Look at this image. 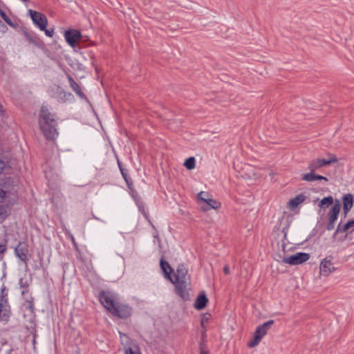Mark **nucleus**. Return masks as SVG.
I'll return each mask as SVG.
<instances>
[{
	"label": "nucleus",
	"instance_id": "obj_1",
	"mask_svg": "<svg viewBox=\"0 0 354 354\" xmlns=\"http://www.w3.org/2000/svg\"><path fill=\"white\" fill-rule=\"evenodd\" d=\"M99 299L103 306L114 316L126 319L131 315V308L127 304L118 301L112 292L101 291L99 294Z\"/></svg>",
	"mask_w": 354,
	"mask_h": 354
},
{
	"label": "nucleus",
	"instance_id": "obj_2",
	"mask_svg": "<svg viewBox=\"0 0 354 354\" xmlns=\"http://www.w3.org/2000/svg\"><path fill=\"white\" fill-rule=\"evenodd\" d=\"M40 129L46 139L55 140L58 132L57 130V122L53 118L46 106H42L39 115Z\"/></svg>",
	"mask_w": 354,
	"mask_h": 354
},
{
	"label": "nucleus",
	"instance_id": "obj_3",
	"mask_svg": "<svg viewBox=\"0 0 354 354\" xmlns=\"http://www.w3.org/2000/svg\"><path fill=\"white\" fill-rule=\"evenodd\" d=\"M273 323V320H269L262 325L258 326L254 333L253 338L248 343V347L253 348L257 346L263 337L267 333L269 327H270Z\"/></svg>",
	"mask_w": 354,
	"mask_h": 354
},
{
	"label": "nucleus",
	"instance_id": "obj_4",
	"mask_svg": "<svg viewBox=\"0 0 354 354\" xmlns=\"http://www.w3.org/2000/svg\"><path fill=\"white\" fill-rule=\"evenodd\" d=\"M310 259V254L305 252H297L295 254L284 257L282 261L291 266L301 264Z\"/></svg>",
	"mask_w": 354,
	"mask_h": 354
},
{
	"label": "nucleus",
	"instance_id": "obj_5",
	"mask_svg": "<svg viewBox=\"0 0 354 354\" xmlns=\"http://www.w3.org/2000/svg\"><path fill=\"white\" fill-rule=\"evenodd\" d=\"M175 285L176 292L180 297L183 300L189 299V286L190 281H174L172 279L171 281Z\"/></svg>",
	"mask_w": 354,
	"mask_h": 354
},
{
	"label": "nucleus",
	"instance_id": "obj_6",
	"mask_svg": "<svg viewBox=\"0 0 354 354\" xmlns=\"http://www.w3.org/2000/svg\"><path fill=\"white\" fill-rule=\"evenodd\" d=\"M337 162V159L336 158L335 156H334L333 154H330V158L328 160L318 158V159L312 160L308 165V169L311 171H315L317 169H318L324 166L329 165L332 163H335Z\"/></svg>",
	"mask_w": 354,
	"mask_h": 354
},
{
	"label": "nucleus",
	"instance_id": "obj_7",
	"mask_svg": "<svg viewBox=\"0 0 354 354\" xmlns=\"http://www.w3.org/2000/svg\"><path fill=\"white\" fill-rule=\"evenodd\" d=\"M28 13L33 23L37 25L40 28V30H45L48 25V20L44 14L31 9L28 10Z\"/></svg>",
	"mask_w": 354,
	"mask_h": 354
},
{
	"label": "nucleus",
	"instance_id": "obj_8",
	"mask_svg": "<svg viewBox=\"0 0 354 354\" xmlns=\"http://www.w3.org/2000/svg\"><path fill=\"white\" fill-rule=\"evenodd\" d=\"M187 280L190 281V277L188 274V270L185 265L180 264L176 269L174 281H183Z\"/></svg>",
	"mask_w": 354,
	"mask_h": 354
},
{
	"label": "nucleus",
	"instance_id": "obj_9",
	"mask_svg": "<svg viewBox=\"0 0 354 354\" xmlns=\"http://www.w3.org/2000/svg\"><path fill=\"white\" fill-rule=\"evenodd\" d=\"M64 37L71 46H75L76 42L81 37V33L76 30H66L64 32Z\"/></svg>",
	"mask_w": 354,
	"mask_h": 354
},
{
	"label": "nucleus",
	"instance_id": "obj_10",
	"mask_svg": "<svg viewBox=\"0 0 354 354\" xmlns=\"http://www.w3.org/2000/svg\"><path fill=\"white\" fill-rule=\"evenodd\" d=\"M320 272L325 277L329 276L335 270V267L333 266L330 259L326 258L322 260L320 264Z\"/></svg>",
	"mask_w": 354,
	"mask_h": 354
},
{
	"label": "nucleus",
	"instance_id": "obj_11",
	"mask_svg": "<svg viewBox=\"0 0 354 354\" xmlns=\"http://www.w3.org/2000/svg\"><path fill=\"white\" fill-rule=\"evenodd\" d=\"M10 314V309L8 301L4 298L0 299V320L8 321Z\"/></svg>",
	"mask_w": 354,
	"mask_h": 354
},
{
	"label": "nucleus",
	"instance_id": "obj_12",
	"mask_svg": "<svg viewBox=\"0 0 354 354\" xmlns=\"http://www.w3.org/2000/svg\"><path fill=\"white\" fill-rule=\"evenodd\" d=\"M343 210L344 216H347L348 212L351 210L353 205L354 198L351 194H346L343 196Z\"/></svg>",
	"mask_w": 354,
	"mask_h": 354
},
{
	"label": "nucleus",
	"instance_id": "obj_13",
	"mask_svg": "<svg viewBox=\"0 0 354 354\" xmlns=\"http://www.w3.org/2000/svg\"><path fill=\"white\" fill-rule=\"evenodd\" d=\"M208 302V299L204 292L200 294L196 299L194 307L197 310L203 309Z\"/></svg>",
	"mask_w": 354,
	"mask_h": 354
},
{
	"label": "nucleus",
	"instance_id": "obj_14",
	"mask_svg": "<svg viewBox=\"0 0 354 354\" xmlns=\"http://www.w3.org/2000/svg\"><path fill=\"white\" fill-rule=\"evenodd\" d=\"M68 80L70 83V86L72 89L75 92V93L81 98H86L85 95L82 91L80 85L73 80V78L71 75H68Z\"/></svg>",
	"mask_w": 354,
	"mask_h": 354
},
{
	"label": "nucleus",
	"instance_id": "obj_15",
	"mask_svg": "<svg viewBox=\"0 0 354 354\" xmlns=\"http://www.w3.org/2000/svg\"><path fill=\"white\" fill-rule=\"evenodd\" d=\"M160 267L162 270L165 278L170 280V281H172V277H171L170 274L173 272V270L169 263L166 261H165L162 258L160 259Z\"/></svg>",
	"mask_w": 354,
	"mask_h": 354
},
{
	"label": "nucleus",
	"instance_id": "obj_16",
	"mask_svg": "<svg viewBox=\"0 0 354 354\" xmlns=\"http://www.w3.org/2000/svg\"><path fill=\"white\" fill-rule=\"evenodd\" d=\"M341 209V205L337 201L332 207L329 212V221H336Z\"/></svg>",
	"mask_w": 354,
	"mask_h": 354
},
{
	"label": "nucleus",
	"instance_id": "obj_17",
	"mask_svg": "<svg viewBox=\"0 0 354 354\" xmlns=\"http://www.w3.org/2000/svg\"><path fill=\"white\" fill-rule=\"evenodd\" d=\"M257 169L254 167L250 165H245L243 168V172L247 178L252 179L257 176Z\"/></svg>",
	"mask_w": 354,
	"mask_h": 354
},
{
	"label": "nucleus",
	"instance_id": "obj_18",
	"mask_svg": "<svg viewBox=\"0 0 354 354\" xmlns=\"http://www.w3.org/2000/svg\"><path fill=\"white\" fill-rule=\"evenodd\" d=\"M306 199V196L303 194H299L295 197L294 198L291 199L288 204L289 207L291 209L296 208L299 204L303 203Z\"/></svg>",
	"mask_w": 354,
	"mask_h": 354
},
{
	"label": "nucleus",
	"instance_id": "obj_19",
	"mask_svg": "<svg viewBox=\"0 0 354 354\" xmlns=\"http://www.w3.org/2000/svg\"><path fill=\"white\" fill-rule=\"evenodd\" d=\"M333 203V198L331 196L324 197L321 200L319 206L322 209H326Z\"/></svg>",
	"mask_w": 354,
	"mask_h": 354
},
{
	"label": "nucleus",
	"instance_id": "obj_20",
	"mask_svg": "<svg viewBox=\"0 0 354 354\" xmlns=\"http://www.w3.org/2000/svg\"><path fill=\"white\" fill-rule=\"evenodd\" d=\"M203 203H207L209 206L212 207V209H218L221 204L220 203L217 202L212 198H207L204 201L202 202Z\"/></svg>",
	"mask_w": 354,
	"mask_h": 354
},
{
	"label": "nucleus",
	"instance_id": "obj_21",
	"mask_svg": "<svg viewBox=\"0 0 354 354\" xmlns=\"http://www.w3.org/2000/svg\"><path fill=\"white\" fill-rule=\"evenodd\" d=\"M184 165L187 169H193L196 165L195 158L194 157H189L185 160Z\"/></svg>",
	"mask_w": 354,
	"mask_h": 354
},
{
	"label": "nucleus",
	"instance_id": "obj_22",
	"mask_svg": "<svg viewBox=\"0 0 354 354\" xmlns=\"http://www.w3.org/2000/svg\"><path fill=\"white\" fill-rule=\"evenodd\" d=\"M124 354H141L138 346L134 345L126 348Z\"/></svg>",
	"mask_w": 354,
	"mask_h": 354
},
{
	"label": "nucleus",
	"instance_id": "obj_23",
	"mask_svg": "<svg viewBox=\"0 0 354 354\" xmlns=\"http://www.w3.org/2000/svg\"><path fill=\"white\" fill-rule=\"evenodd\" d=\"M315 171H311L308 174H306L303 175L301 179L305 181H314L315 180Z\"/></svg>",
	"mask_w": 354,
	"mask_h": 354
},
{
	"label": "nucleus",
	"instance_id": "obj_24",
	"mask_svg": "<svg viewBox=\"0 0 354 354\" xmlns=\"http://www.w3.org/2000/svg\"><path fill=\"white\" fill-rule=\"evenodd\" d=\"M16 253L19 258H20L21 260L26 261L27 260V254L26 251H24L23 249H16Z\"/></svg>",
	"mask_w": 354,
	"mask_h": 354
},
{
	"label": "nucleus",
	"instance_id": "obj_25",
	"mask_svg": "<svg viewBox=\"0 0 354 354\" xmlns=\"http://www.w3.org/2000/svg\"><path fill=\"white\" fill-rule=\"evenodd\" d=\"M210 196L208 192H201L198 194L197 198L200 202L204 201L207 198H209Z\"/></svg>",
	"mask_w": 354,
	"mask_h": 354
},
{
	"label": "nucleus",
	"instance_id": "obj_26",
	"mask_svg": "<svg viewBox=\"0 0 354 354\" xmlns=\"http://www.w3.org/2000/svg\"><path fill=\"white\" fill-rule=\"evenodd\" d=\"M211 317L212 315L209 313L203 314L201 321V326H205V324H207L209 322V320L211 319Z\"/></svg>",
	"mask_w": 354,
	"mask_h": 354
},
{
	"label": "nucleus",
	"instance_id": "obj_27",
	"mask_svg": "<svg viewBox=\"0 0 354 354\" xmlns=\"http://www.w3.org/2000/svg\"><path fill=\"white\" fill-rule=\"evenodd\" d=\"M0 15L3 20L10 26H13L11 19L7 16V15L3 10H0Z\"/></svg>",
	"mask_w": 354,
	"mask_h": 354
},
{
	"label": "nucleus",
	"instance_id": "obj_28",
	"mask_svg": "<svg viewBox=\"0 0 354 354\" xmlns=\"http://www.w3.org/2000/svg\"><path fill=\"white\" fill-rule=\"evenodd\" d=\"M348 230H349V227H346V223L345 225H344L342 227H341L340 224H339V225L337 226V228L336 230V233L345 232Z\"/></svg>",
	"mask_w": 354,
	"mask_h": 354
},
{
	"label": "nucleus",
	"instance_id": "obj_29",
	"mask_svg": "<svg viewBox=\"0 0 354 354\" xmlns=\"http://www.w3.org/2000/svg\"><path fill=\"white\" fill-rule=\"evenodd\" d=\"M200 351L203 350H208L207 346V339H201V342L200 343Z\"/></svg>",
	"mask_w": 354,
	"mask_h": 354
},
{
	"label": "nucleus",
	"instance_id": "obj_30",
	"mask_svg": "<svg viewBox=\"0 0 354 354\" xmlns=\"http://www.w3.org/2000/svg\"><path fill=\"white\" fill-rule=\"evenodd\" d=\"M8 214L6 209L3 206H0V217L5 218L7 217Z\"/></svg>",
	"mask_w": 354,
	"mask_h": 354
},
{
	"label": "nucleus",
	"instance_id": "obj_31",
	"mask_svg": "<svg viewBox=\"0 0 354 354\" xmlns=\"http://www.w3.org/2000/svg\"><path fill=\"white\" fill-rule=\"evenodd\" d=\"M201 209L203 212H207L209 209H212V207L209 206L207 203H203L201 205Z\"/></svg>",
	"mask_w": 354,
	"mask_h": 354
},
{
	"label": "nucleus",
	"instance_id": "obj_32",
	"mask_svg": "<svg viewBox=\"0 0 354 354\" xmlns=\"http://www.w3.org/2000/svg\"><path fill=\"white\" fill-rule=\"evenodd\" d=\"M42 30L45 32V34L46 36H48L49 37H52L53 36V34H54L53 29L48 30L46 28L45 30Z\"/></svg>",
	"mask_w": 354,
	"mask_h": 354
},
{
	"label": "nucleus",
	"instance_id": "obj_33",
	"mask_svg": "<svg viewBox=\"0 0 354 354\" xmlns=\"http://www.w3.org/2000/svg\"><path fill=\"white\" fill-rule=\"evenodd\" d=\"M202 327V331H201V339H207V328L205 326H201Z\"/></svg>",
	"mask_w": 354,
	"mask_h": 354
},
{
	"label": "nucleus",
	"instance_id": "obj_34",
	"mask_svg": "<svg viewBox=\"0 0 354 354\" xmlns=\"http://www.w3.org/2000/svg\"><path fill=\"white\" fill-rule=\"evenodd\" d=\"M335 221H328V223L327 225V230H331L334 228Z\"/></svg>",
	"mask_w": 354,
	"mask_h": 354
},
{
	"label": "nucleus",
	"instance_id": "obj_35",
	"mask_svg": "<svg viewBox=\"0 0 354 354\" xmlns=\"http://www.w3.org/2000/svg\"><path fill=\"white\" fill-rule=\"evenodd\" d=\"M5 166H6L5 162L0 159V175L2 174V172L5 168Z\"/></svg>",
	"mask_w": 354,
	"mask_h": 354
},
{
	"label": "nucleus",
	"instance_id": "obj_36",
	"mask_svg": "<svg viewBox=\"0 0 354 354\" xmlns=\"http://www.w3.org/2000/svg\"><path fill=\"white\" fill-rule=\"evenodd\" d=\"M346 227H348L349 229L353 227L354 228V219L350 220L346 223Z\"/></svg>",
	"mask_w": 354,
	"mask_h": 354
},
{
	"label": "nucleus",
	"instance_id": "obj_37",
	"mask_svg": "<svg viewBox=\"0 0 354 354\" xmlns=\"http://www.w3.org/2000/svg\"><path fill=\"white\" fill-rule=\"evenodd\" d=\"M315 180H324L325 181H328V178L324 177V176H323L315 174Z\"/></svg>",
	"mask_w": 354,
	"mask_h": 354
},
{
	"label": "nucleus",
	"instance_id": "obj_38",
	"mask_svg": "<svg viewBox=\"0 0 354 354\" xmlns=\"http://www.w3.org/2000/svg\"><path fill=\"white\" fill-rule=\"evenodd\" d=\"M223 272L225 274H229L230 273V268L227 265L225 266L223 268Z\"/></svg>",
	"mask_w": 354,
	"mask_h": 354
},
{
	"label": "nucleus",
	"instance_id": "obj_39",
	"mask_svg": "<svg viewBox=\"0 0 354 354\" xmlns=\"http://www.w3.org/2000/svg\"><path fill=\"white\" fill-rule=\"evenodd\" d=\"M119 167H120V171H121V173H122V176L124 177V178L125 179V180L127 182V175L125 174V173L124 172V170L122 168L121 165L119 164Z\"/></svg>",
	"mask_w": 354,
	"mask_h": 354
},
{
	"label": "nucleus",
	"instance_id": "obj_40",
	"mask_svg": "<svg viewBox=\"0 0 354 354\" xmlns=\"http://www.w3.org/2000/svg\"><path fill=\"white\" fill-rule=\"evenodd\" d=\"M5 195H6L5 192L3 189H0V197L3 198L5 196Z\"/></svg>",
	"mask_w": 354,
	"mask_h": 354
},
{
	"label": "nucleus",
	"instance_id": "obj_41",
	"mask_svg": "<svg viewBox=\"0 0 354 354\" xmlns=\"http://www.w3.org/2000/svg\"><path fill=\"white\" fill-rule=\"evenodd\" d=\"M5 250H6V249H5L4 246L0 245V254L3 253Z\"/></svg>",
	"mask_w": 354,
	"mask_h": 354
},
{
	"label": "nucleus",
	"instance_id": "obj_42",
	"mask_svg": "<svg viewBox=\"0 0 354 354\" xmlns=\"http://www.w3.org/2000/svg\"><path fill=\"white\" fill-rule=\"evenodd\" d=\"M200 354H209V350L200 351Z\"/></svg>",
	"mask_w": 354,
	"mask_h": 354
},
{
	"label": "nucleus",
	"instance_id": "obj_43",
	"mask_svg": "<svg viewBox=\"0 0 354 354\" xmlns=\"http://www.w3.org/2000/svg\"><path fill=\"white\" fill-rule=\"evenodd\" d=\"M26 37L28 38V39L30 41H31V42L32 41V39L30 37V36L28 35V33H26Z\"/></svg>",
	"mask_w": 354,
	"mask_h": 354
},
{
	"label": "nucleus",
	"instance_id": "obj_44",
	"mask_svg": "<svg viewBox=\"0 0 354 354\" xmlns=\"http://www.w3.org/2000/svg\"><path fill=\"white\" fill-rule=\"evenodd\" d=\"M23 2H27L28 0H21Z\"/></svg>",
	"mask_w": 354,
	"mask_h": 354
},
{
	"label": "nucleus",
	"instance_id": "obj_45",
	"mask_svg": "<svg viewBox=\"0 0 354 354\" xmlns=\"http://www.w3.org/2000/svg\"><path fill=\"white\" fill-rule=\"evenodd\" d=\"M0 107L1 108V107H2V106H1V105H0Z\"/></svg>",
	"mask_w": 354,
	"mask_h": 354
}]
</instances>
